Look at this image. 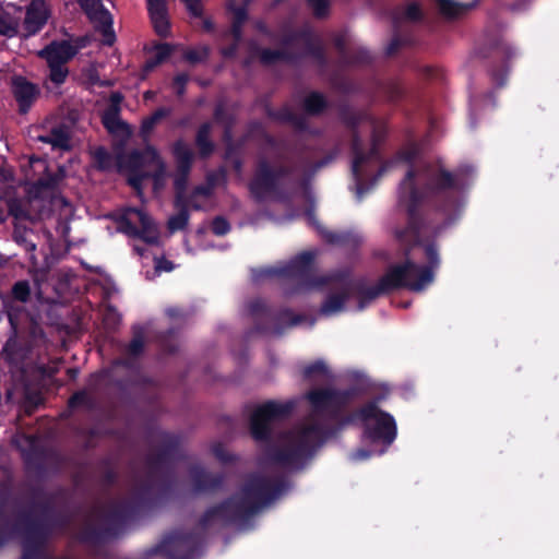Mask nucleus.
Returning a JSON list of instances; mask_svg holds the SVG:
<instances>
[{
	"label": "nucleus",
	"instance_id": "obj_1",
	"mask_svg": "<svg viewBox=\"0 0 559 559\" xmlns=\"http://www.w3.org/2000/svg\"><path fill=\"white\" fill-rule=\"evenodd\" d=\"M469 169L460 167L453 171L443 166H428L423 173V186L418 188L416 170L412 166L399 187L397 205L403 207L406 224L396 226L394 238L405 246V260L388 266L380 277L389 293L409 289L421 292L435 280L440 266L439 249L435 240H423V234L431 230L437 235L441 226L435 225L426 214L432 207L450 217L459 207L460 197L468 187Z\"/></svg>",
	"mask_w": 559,
	"mask_h": 559
},
{
	"label": "nucleus",
	"instance_id": "obj_20",
	"mask_svg": "<svg viewBox=\"0 0 559 559\" xmlns=\"http://www.w3.org/2000/svg\"><path fill=\"white\" fill-rule=\"evenodd\" d=\"M87 17L94 24L95 31L102 34V44L112 46L116 41V34L111 13L104 7Z\"/></svg>",
	"mask_w": 559,
	"mask_h": 559
},
{
	"label": "nucleus",
	"instance_id": "obj_12",
	"mask_svg": "<svg viewBox=\"0 0 559 559\" xmlns=\"http://www.w3.org/2000/svg\"><path fill=\"white\" fill-rule=\"evenodd\" d=\"M170 152L175 160L174 191L187 192L195 154L182 139H178L171 144Z\"/></svg>",
	"mask_w": 559,
	"mask_h": 559
},
{
	"label": "nucleus",
	"instance_id": "obj_22",
	"mask_svg": "<svg viewBox=\"0 0 559 559\" xmlns=\"http://www.w3.org/2000/svg\"><path fill=\"white\" fill-rule=\"evenodd\" d=\"M12 93L19 105V111L27 114L34 102V85L23 76H14L12 79Z\"/></svg>",
	"mask_w": 559,
	"mask_h": 559
},
{
	"label": "nucleus",
	"instance_id": "obj_14",
	"mask_svg": "<svg viewBox=\"0 0 559 559\" xmlns=\"http://www.w3.org/2000/svg\"><path fill=\"white\" fill-rule=\"evenodd\" d=\"M47 271L37 267V317H39L40 309L44 302L51 305L49 311H56L57 305H63L68 301L67 294L70 289V275L68 273H59L52 284L53 296H45L43 278L46 276Z\"/></svg>",
	"mask_w": 559,
	"mask_h": 559
},
{
	"label": "nucleus",
	"instance_id": "obj_5",
	"mask_svg": "<svg viewBox=\"0 0 559 559\" xmlns=\"http://www.w3.org/2000/svg\"><path fill=\"white\" fill-rule=\"evenodd\" d=\"M314 259V252L304 251L283 266L262 270L260 276L281 277L290 284V287L285 288L286 295L300 294L317 288Z\"/></svg>",
	"mask_w": 559,
	"mask_h": 559
},
{
	"label": "nucleus",
	"instance_id": "obj_60",
	"mask_svg": "<svg viewBox=\"0 0 559 559\" xmlns=\"http://www.w3.org/2000/svg\"><path fill=\"white\" fill-rule=\"evenodd\" d=\"M212 453L219 462L224 464L233 463L236 461V456L229 453L221 442L213 444Z\"/></svg>",
	"mask_w": 559,
	"mask_h": 559
},
{
	"label": "nucleus",
	"instance_id": "obj_28",
	"mask_svg": "<svg viewBox=\"0 0 559 559\" xmlns=\"http://www.w3.org/2000/svg\"><path fill=\"white\" fill-rule=\"evenodd\" d=\"M211 132L212 124L207 121L201 123L197 130L194 143L201 159L210 158L215 152L216 145L211 139Z\"/></svg>",
	"mask_w": 559,
	"mask_h": 559
},
{
	"label": "nucleus",
	"instance_id": "obj_29",
	"mask_svg": "<svg viewBox=\"0 0 559 559\" xmlns=\"http://www.w3.org/2000/svg\"><path fill=\"white\" fill-rule=\"evenodd\" d=\"M350 296L349 287H343L338 292L328 294L320 307V313L328 317L343 311Z\"/></svg>",
	"mask_w": 559,
	"mask_h": 559
},
{
	"label": "nucleus",
	"instance_id": "obj_33",
	"mask_svg": "<svg viewBox=\"0 0 559 559\" xmlns=\"http://www.w3.org/2000/svg\"><path fill=\"white\" fill-rule=\"evenodd\" d=\"M321 235L323 239L330 245L355 248L361 243V237L352 230L332 231L322 229Z\"/></svg>",
	"mask_w": 559,
	"mask_h": 559
},
{
	"label": "nucleus",
	"instance_id": "obj_46",
	"mask_svg": "<svg viewBox=\"0 0 559 559\" xmlns=\"http://www.w3.org/2000/svg\"><path fill=\"white\" fill-rule=\"evenodd\" d=\"M154 32L162 38L170 36V22L168 13L150 16Z\"/></svg>",
	"mask_w": 559,
	"mask_h": 559
},
{
	"label": "nucleus",
	"instance_id": "obj_43",
	"mask_svg": "<svg viewBox=\"0 0 559 559\" xmlns=\"http://www.w3.org/2000/svg\"><path fill=\"white\" fill-rule=\"evenodd\" d=\"M249 129H250V132L260 131L261 135H262V139H263V142H264V144L267 147H270L272 150H276V151L285 148V146H286L285 141H280L275 136H273L272 134L267 133L263 129V126H262L261 122H259V121H251L249 123Z\"/></svg>",
	"mask_w": 559,
	"mask_h": 559
},
{
	"label": "nucleus",
	"instance_id": "obj_32",
	"mask_svg": "<svg viewBox=\"0 0 559 559\" xmlns=\"http://www.w3.org/2000/svg\"><path fill=\"white\" fill-rule=\"evenodd\" d=\"M258 52L260 62L264 66H272L280 61L294 63L300 58L299 53L287 49L261 48Z\"/></svg>",
	"mask_w": 559,
	"mask_h": 559
},
{
	"label": "nucleus",
	"instance_id": "obj_57",
	"mask_svg": "<svg viewBox=\"0 0 559 559\" xmlns=\"http://www.w3.org/2000/svg\"><path fill=\"white\" fill-rule=\"evenodd\" d=\"M307 4L311 8L314 17L324 19L329 15V0H307Z\"/></svg>",
	"mask_w": 559,
	"mask_h": 559
},
{
	"label": "nucleus",
	"instance_id": "obj_47",
	"mask_svg": "<svg viewBox=\"0 0 559 559\" xmlns=\"http://www.w3.org/2000/svg\"><path fill=\"white\" fill-rule=\"evenodd\" d=\"M159 347L160 350L166 355H174L178 352L176 333L173 329L168 330L159 336Z\"/></svg>",
	"mask_w": 559,
	"mask_h": 559
},
{
	"label": "nucleus",
	"instance_id": "obj_61",
	"mask_svg": "<svg viewBox=\"0 0 559 559\" xmlns=\"http://www.w3.org/2000/svg\"><path fill=\"white\" fill-rule=\"evenodd\" d=\"M385 95L389 102L399 103L404 98L405 91L399 83H390L385 86Z\"/></svg>",
	"mask_w": 559,
	"mask_h": 559
},
{
	"label": "nucleus",
	"instance_id": "obj_8",
	"mask_svg": "<svg viewBox=\"0 0 559 559\" xmlns=\"http://www.w3.org/2000/svg\"><path fill=\"white\" fill-rule=\"evenodd\" d=\"M356 388L338 390L334 388H314L305 395L316 416L338 419L341 413L357 396Z\"/></svg>",
	"mask_w": 559,
	"mask_h": 559
},
{
	"label": "nucleus",
	"instance_id": "obj_7",
	"mask_svg": "<svg viewBox=\"0 0 559 559\" xmlns=\"http://www.w3.org/2000/svg\"><path fill=\"white\" fill-rule=\"evenodd\" d=\"M341 120L347 128L353 131L350 150L353 153L352 174L357 181L362 178V166L369 162H379L381 159L380 154V134L377 128L373 129L371 146L368 152H364L360 136L357 132V127L361 121V115L352 110L349 107H343L340 110Z\"/></svg>",
	"mask_w": 559,
	"mask_h": 559
},
{
	"label": "nucleus",
	"instance_id": "obj_17",
	"mask_svg": "<svg viewBox=\"0 0 559 559\" xmlns=\"http://www.w3.org/2000/svg\"><path fill=\"white\" fill-rule=\"evenodd\" d=\"M145 350V329L140 324L132 326V338L124 347V357L117 358L115 365L126 369H132L135 360L139 359Z\"/></svg>",
	"mask_w": 559,
	"mask_h": 559
},
{
	"label": "nucleus",
	"instance_id": "obj_41",
	"mask_svg": "<svg viewBox=\"0 0 559 559\" xmlns=\"http://www.w3.org/2000/svg\"><path fill=\"white\" fill-rule=\"evenodd\" d=\"M373 58L370 51L365 47L350 48L343 62L348 66H367Z\"/></svg>",
	"mask_w": 559,
	"mask_h": 559
},
{
	"label": "nucleus",
	"instance_id": "obj_52",
	"mask_svg": "<svg viewBox=\"0 0 559 559\" xmlns=\"http://www.w3.org/2000/svg\"><path fill=\"white\" fill-rule=\"evenodd\" d=\"M14 442L16 447L20 449L23 455L31 457L35 451V440L33 436H28L25 433H19Z\"/></svg>",
	"mask_w": 559,
	"mask_h": 559
},
{
	"label": "nucleus",
	"instance_id": "obj_9",
	"mask_svg": "<svg viewBox=\"0 0 559 559\" xmlns=\"http://www.w3.org/2000/svg\"><path fill=\"white\" fill-rule=\"evenodd\" d=\"M201 545L202 538L198 533L178 530L147 550V555H160L166 559H193Z\"/></svg>",
	"mask_w": 559,
	"mask_h": 559
},
{
	"label": "nucleus",
	"instance_id": "obj_54",
	"mask_svg": "<svg viewBox=\"0 0 559 559\" xmlns=\"http://www.w3.org/2000/svg\"><path fill=\"white\" fill-rule=\"evenodd\" d=\"M227 10L233 13L231 24L243 26L248 20V7L243 4L237 7L233 1H230L227 4Z\"/></svg>",
	"mask_w": 559,
	"mask_h": 559
},
{
	"label": "nucleus",
	"instance_id": "obj_24",
	"mask_svg": "<svg viewBox=\"0 0 559 559\" xmlns=\"http://www.w3.org/2000/svg\"><path fill=\"white\" fill-rule=\"evenodd\" d=\"M353 293H355L358 297V310L360 311L369 306L379 296L389 294L385 286H382L380 278L373 286H367L364 280L356 281L354 284Z\"/></svg>",
	"mask_w": 559,
	"mask_h": 559
},
{
	"label": "nucleus",
	"instance_id": "obj_44",
	"mask_svg": "<svg viewBox=\"0 0 559 559\" xmlns=\"http://www.w3.org/2000/svg\"><path fill=\"white\" fill-rule=\"evenodd\" d=\"M95 167L100 171H107L112 168V155L104 146H98L92 153Z\"/></svg>",
	"mask_w": 559,
	"mask_h": 559
},
{
	"label": "nucleus",
	"instance_id": "obj_62",
	"mask_svg": "<svg viewBox=\"0 0 559 559\" xmlns=\"http://www.w3.org/2000/svg\"><path fill=\"white\" fill-rule=\"evenodd\" d=\"M306 37H309V29L290 31L282 37L281 44L288 47L298 40H304Z\"/></svg>",
	"mask_w": 559,
	"mask_h": 559
},
{
	"label": "nucleus",
	"instance_id": "obj_39",
	"mask_svg": "<svg viewBox=\"0 0 559 559\" xmlns=\"http://www.w3.org/2000/svg\"><path fill=\"white\" fill-rule=\"evenodd\" d=\"M356 281L350 280L349 273L347 271H336L329 275L318 276L317 288L325 286L331 283H336L343 287H349V294H353L354 284Z\"/></svg>",
	"mask_w": 559,
	"mask_h": 559
},
{
	"label": "nucleus",
	"instance_id": "obj_21",
	"mask_svg": "<svg viewBox=\"0 0 559 559\" xmlns=\"http://www.w3.org/2000/svg\"><path fill=\"white\" fill-rule=\"evenodd\" d=\"M37 141L50 144L52 150L70 152L72 150V131L67 123H59L51 128L46 136L38 135Z\"/></svg>",
	"mask_w": 559,
	"mask_h": 559
},
{
	"label": "nucleus",
	"instance_id": "obj_6",
	"mask_svg": "<svg viewBox=\"0 0 559 559\" xmlns=\"http://www.w3.org/2000/svg\"><path fill=\"white\" fill-rule=\"evenodd\" d=\"M253 319V330L258 333L282 335L287 328L296 326L306 320L304 314H295L289 308L273 310L262 298H254L247 304Z\"/></svg>",
	"mask_w": 559,
	"mask_h": 559
},
{
	"label": "nucleus",
	"instance_id": "obj_16",
	"mask_svg": "<svg viewBox=\"0 0 559 559\" xmlns=\"http://www.w3.org/2000/svg\"><path fill=\"white\" fill-rule=\"evenodd\" d=\"M189 478L192 491L195 495L213 493L219 490L225 483L224 474H213L201 465H192L189 467Z\"/></svg>",
	"mask_w": 559,
	"mask_h": 559
},
{
	"label": "nucleus",
	"instance_id": "obj_13",
	"mask_svg": "<svg viewBox=\"0 0 559 559\" xmlns=\"http://www.w3.org/2000/svg\"><path fill=\"white\" fill-rule=\"evenodd\" d=\"M483 58H495L500 61L499 67H491L489 70L492 82L497 87H503L507 83L509 64L508 62L516 56V51L503 39L496 40L488 52L479 51Z\"/></svg>",
	"mask_w": 559,
	"mask_h": 559
},
{
	"label": "nucleus",
	"instance_id": "obj_26",
	"mask_svg": "<svg viewBox=\"0 0 559 559\" xmlns=\"http://www.w3.org/2000/svg\"><path fill=\"white\" fill-rule=\"evenodd\" d=\"M150 163V155L146 153V147L143 151L132 150L130 153H119L116 156V165L118 170L140 171L142 167Z\"/></svg>",
	"mask_w": 559,
	"mask_h": 559
},
{
	"label": "nucleus",
	"instance_id": "obj_36",
	"mask_svg": "<svg viewBox=\"0 0 559 559\" xmlns=\"http://www.w3.org/2000/svg\"><path fill=\"white\" fill-rule=\"evenodd\" d=\"M11 212L13 213L16 219L14 227V238L17 242L26 243L28 241L29 236L32 235V230L27 228L26 223L28 222L29 224H32V219L19 206L12 205Z\"/></svg>",
	"mask_w": 559,
	"mask_h": 559
},
{
	"label": "nucleus",
	"instance_id": "obj_19",
	"mask_svg": "<svg viewBox=\"0 0 559 559\" xmlns=\"http://www.w3.org/2000/svg\"><path fill=\"white\" fill-rule=\"evenodd\" d=\"M116 537V530L110 526H96L94 524H85L76 534V539L81 544L99 546L109 538Z\"/></svg>",
	"mask_w": 559,
	"mask_h": 559
},
{
	"label": "nucleus",
	"instance_id": "obj_35",
	"mask_svg": "<svg viewBox=\"0 0 559 559\" xmlns=\"http://www.w3.org/2000/svg\"><path fill=\"white\" fill-rule=\"evenodd\" d=\"M119 111L117 106H111L102 116L103 126L111 134L129 131V126L120 119Z\"/></svg>",
	"mask_w": 559,
	"mask_h": 559
},
{
	"label": "nucleus",
	"instance_id": "obj_23",
	"mask_svg": "<svg viewBox=\"0 0 559 559\" xmlns=\"http://www.w3.org/2000/svg\"><path fill=\"white\" fill-rule=\"evenodd\" d=\"M175 207L178 209V213L170 216L167 223V227L170 233L183 230L189 224V199L187 192L179 193L175 191Z\"/></svg>",
	"mask_w": 559,
	"mask_h": 559
},
{
	"label": "nucleus",
	"instance_id": "obj_30",
	"mask_svg": "<svg viewBox=\"0 0 559 559\" xmlns=\"http://www.w3.org/2000/svg\"><path fill=\"white\" fill-rule=\"evenodd\" d=\"M301 107L307 116L319 117L328 110L330 103L323 93L311 91L302 99Z\"/></svg>",
	"mask_w": 559,
	"mask_h": 559
},
{
	"label": "nucleus",
	"instance_id": "obj_45",
	"mask_svg": "<svg viewBox=\"0 0 559 559\" xmlns=\"http://www.w3.org/2000/svg\"><path fill=\"white\" fill-rule=\"evenodd\" d=\"M171 114V109L168 107L157 108L151 116L146 117L141 124L142 133H150L154 127L164 118Z\"/></svg>",
	"mask_w": 559,
	"mask_h": 559
},
{
	"label": "nucleus",
	"instance_id": "obj_2",
	"mask_svg": "<svg viewBox=\"0 0 559 559\" xmlns=\"http://www.w3.org/2000/svg\"><path fill=\"white\" fill-rule=\"evenodd\" d=\"M294 408L295 403L292 401L285 403L267 401L252 412L249 420L252 439L258 443L267 444L264 455L269 463L289 471L302 469L329 439L335 437L347 425L369 421L374 412L373 404L368 402L358 409L344 416L341 414L338 419H333L336 425H324L318 421L305 424L285 432L283 445H272V424L288 418Z\"/></svg>",
	"mask_w": 559,
	"mask_h": 559
},
{
	"label": "nucleus",
	"instance_id": "obj_51",
	"mask_svg": "<svg viewBox=\"0 0 559 559\" xmlns=\"http://www.w3.org/2000/svg\"><path fill=\"white\" fill-rule=\"evenodd\" d=\"M328 373V367L325 362L321 359H318L309 365H307L302 369V378L305 380H312L319 376H325Z\"/></svg>",
	"mask_w": 559,
	"mask_h": 559
},
{
	"label": "nucleus",
	"instance_id": "obj_53",
	"mask_svg": "<svg viewBox=\"0 0 559 559\" xmlns=\"http://www.w3.org/2000/svg\"><path fill=\"white\" fill-rule=\"evenodd\" d=\"M50 16V3L47 0H37V33L47 24Z\"/></svg>",
	"mask_w": 559,
	"mask_h": 559
},
{
	"label": "nucleus",
	"instance_id": "obj_48",
	"mask_svg": "<svg viewBox=\"0 0 559 559\" xmlns=\"http://www.w3.org/2000/svg\"><path fill=\"white\" fill-rule=\"evenodd\" d=\"M265 114L270 119L282 123H290L295 116V112L288 106H284L276 110L267 105L265 107Z\"/></svg>",
	"mask_w": 559,
	"mask_h": 559
},
{
	"label": "nucleus",
	"instance_id": "obj_58",
	"mask_svg": "<svg viewBox=\"0 0 559 559\" xmlns=\"http://www.w3.org/2000/svg\"><path fill=\"white\" fill-rule=\"evenodd\" d=\"M214 188V183L211 182V185H199L193 188L191 194L188 197L189 199V205L192 206L193 210H201V206L197 203H192V199L202 195V197H210L212 194V190Z\"/></svg>",
	"mask_w": 559,
	"mask_h": 559
},
{
	"label": "nucleus",
	"instance_id": "obj_3",
	"mask_svg": "<svg viewBox=\"0 0 559 559\" xmlns=\"http://www.w3.org/2000/svg\"><path fill=\"white\" fill-rule=\"evenodd\" d=\"M151 442L156 443V449L144 457L145 478L133 486L128 499L112 506L105 515L116 536L142 512L170 499L178 488L176 467L186 460L181 435L159 430L152 435Z\"/></svg>",
	"mask_w": 559,
	"mask_h": 559
},
{
	"label": "nucleus",
	"instance_id": "obj_42",
	"mask_svg": "<svg viewBox=\"0 0 559 559\" xmlns=\"http://www.w3.org/2000/svg\"><path fill=\"white\" fill-rule=\"evenodd\" d=\"M68 406L72 409L83 406L86 409L92 411L96 407V400L87 390H79L70 396L68 400Z\"/></svg>",
	"mask_w": 559,
	"mask_h": 559
},
{
	"label": "nucleus",
	"instance_id": "obj_4",
	"mask_svg": "<svg viewBox=\"0 0 559 559\" xmlns=\"http://www.w3.org/2000/svg\"><path fill=\"white\" fill-rule=\"evenodd\" d=\"M288 488L289 481L284 476L253 475L246 480L239 493L210 507L198 525L206 530L214 520H221L225 525L247 523Z\"/></svg>",
	"mask_w": 559,
	"mask_h": 559
},
{
	"label": "nucleus",
	"instance_id": "obj_50",
	"mask_svg": "<svg viewBox=\"0 0 559 559\" xmlns=\"http://www.w3.org/2000/svg\"><path fill=\"white\" fill-rule=\"evenodd\" d=\"M209 56L210 47L204 45L200 48H192L186 50L183 53V59L191 64H197L207 60Z\"/></svg>",
	"mask_w": 559,
	"mask_h": 559
},
{
	"label": "nucleus",
	"instance_id": "obj_40",
	"mask_svg": "<svg viewBox=\"0 0 559 559\" xmlns=\"http://www.w3.org/2000/svg\"><path fill=\"white\" fill-rule=\"evenodd\" d=\"M16 3H9L7 9H0V35L12 37L16 34L17 17H11L10 8H15Z\"/></svg>",
	"mask_w": 559,
	"mask_h": 559
},
{
	"label": "nucleus",
	"instance_id": "obj_15",
	"mask_svg": "<svg viewBox=\"0 0 559 559\" xmlns=\"http://www.w3.org/2000/svg\"><path fill=\"white\" fill-rule=\"evenodd\" d=\"M40 495V488L37 485V498ZM39 504V514L44 522V531H43V544H45V537L47 534L56 531L59 533H64L68 527L71 525L74 519V512L71 508H56V507H47L45 510L41 504L37 500Z\"/></svg>",
	"mask_w": 559,
	"mask_h": 559
},
{
	"label": "nucleus",
	"instance_id": "obj_25",
	"mask_svg": "<svg viewBox=\"0 0 559 559\" xmlns=\"http://www.w3.org/2000/svg\"><path fill=\"white\" fill-rule=\"evenodd\" d=\"M129 213L134 214L141 225L136 238L147 245H158L159 234L151 217L141 209L131 207Z\"/></svg>",
	"mask_w": 559,
	"mask_h": 559
},
{
	"label": "nucleus",
	"instance_id": "obj_18",
	"mask_svg": "<svg viewBox=\"0 0 559 559\" xmlns=\"http://www.w3.org/2000/svg\"><path fill=\"white\" fill-rule=\"evenodd\" d=\"M81 48L83 45L73 46L68 40L53 41L45 49L37 51V56L45 58L47 63L66 64Z\"/></svg>",
	"mask_w": 559,
	"mask_h": 559
},
{
	"label": "nucleus",
	"instance_id": "obj_11",
	"mask_svg": "<svg viewBox=\"0 0 559 559\" xmlns=\"http://www.w3.org/2000/svg\"><path fill=\"white\" fill-rule=\"evenodd\" d=\"M370 404H373L374 407L373 415L370 417V420L373 419L374 424H369L368 421L364 423L362 437L370 443H381L384 447V449L380 451V454H382L396 438V423L390 413L382 411L378 406L376 400L370 401Z\"/></svg>",
	"mask_w": 559,
	"mask_h": 559
},
{
	"label": "nucleus",
	"instance_id": "obj_37",
	"mask_svg": "<svg viewBox=\"0 0 559 559\" xmlns=\"http://www.w3.org/2000/svg\"><path fill=\"white\" fill-rule=\"evenodd\" d=\"M440 14L449 20L460 17L474 7V3H461L453 0H436Z\"/></svg>",
	"mask_w": 559,
	"mask_h": 559
},
{
	"label": "nucleus",
	"instance_id": "obj_10",
	"mask_svg": "<svg viewBox=\"0 0 559 559\" xmlns=\"http://www.w3.org/2000/svg\"><path fill=\"white\" fill-rule=\"evenodd\" d=\"M295 171L292 165H280L273 167L266 158H260L249 190L257 200H263L267 194L278 189L280 180L289 177Z\"/></svg>",
	"mask_w": 559,
	"mask_h": 559
},
{
	"label": "nucleus",
	"instance_id": "obj_63",
	"mask_svg": "<svg viewBox=\"0 0 559 559\" xmlns=\"http://www.w3.org/2000/svg\"><path fill=\"white\" fill-rule=\"evenodd\" d=\"M211 230L215 236H224L229 233L230 224L223 216H216L211 224Z\"/></svg>",
	"mask_w": 559,
	"mask_h": 559
},
{
	"label": "nucleus",
	"instance_id": "obj_49",
	"mask_svg": "<svg viewBox=\"0 0 559 559\" xmlns=\"http://www.w3.org/2000/svg\"><path fill=\"white\" fill-rule=\"evenodd\" d=\"M213 116L215 121L226 124L224 136L225 139L230 140V129L235 122L234 116L227 114L225 107L222 104L215 106Z\"/></svg>",
	"mask_w": 559,
	"mask_h": 559
},
{
	"label": "nucleus",
	"instance_id": "obj_64",
	"mask_svg": "<svg viewBox=\"0 0 559 559\" xmlns=\"http://www.w3.org/2000/svg\"><path fill=\"white\" fill-rule=\"evenodd\" d=\"M146 7L150 16L168 13L166 0H147Z\"/></svg>",
	"mask_w": 559,
	"mask_h": 559
},
{
	"label": "nucleus",
	"instance_id": "obj_55",
	"mask_svg": "<svg viewBox=\"0 0 559 559\" xmlns=\"http://www.w3.org/2000/svg\"><path fill=\"white\" fill-rule=\"evenodd\" d=\"M50 500L60 508H70L72 492L66 487H60L50 495Z\"/></svg>",
	"mask_w": 559,
	"mask_h": 559
},
{
	"label": "nucleus",
	"instance_id": "obj_59",
	"mask_svg": "<svg viewBox=\"0 0 559 559\" xmlns=\"http://www.w3.org/2000/svg\"><path fill=\"white\" fill-rule=\"evenodd\" d=\"M145 179H147L146 171H130L127 181L130 187H132L139 194H141L143 189V181Z\"/></svg>",
	"mask_w": 559,
	"mask_h": 559
},
{
	"label": "nucleus",
	"instance_id": "obj_34",
	"mask_svg": "<svg viewBox=\"0 0 559 559\" xmlns=\"http://www.w3.org/2000/svg\"><path fill=\"white\" fill-rule=\"evenodd\" d=\"M146 153L150 155V163L155 165V169L153 171H146L147 179H152L154 188L158 189L164 185L166 176V164L154 146L147 145Z\"/></svg>",
	"mask_w": 559,
	"mask_h": 559
},
{
	"label": "nucleus",
	"instance_id": "obj_56",
	"mask_svg": "<svg viewBox=\"0 0 559 559\" xmlns=\"http://www.w3.org/2000/svg\"><path fill=\"white\" fill-rule=\"evenodd\" d=\"M48 67L50 81L56 85L62 84L69 74L68 68L58 63H48Z\"/></svg>",
	"mask_w": 559,
	"mask_h": 559
},
{
	"label": "nucleus",
	"instance_id": "obj_27",
	"mask_svg": "<svg viewBox=\"0 0 559 559\" xmlns=\"http://www.w3.org/2000/svg\"><path fill=\"white\" fill-rule=\"evenodd\" d=\"M393 25L397 28L403 21L418 23L425 19V13L421 4L418 1L407 2L405 5H400L393 11Z\"/></svg>",
	"mask_w": 559,
	"mask_h": 559
},
{
	"label": "nucleus",
	"instance_id": "obj_31",
	"mask_svg": "<svg viewBox=\"0 0 559 559\" xmlns=\"http://www.w3.org/2000/svg\"><path fill=\"white\" fill-rule=\"evenodd\" d=\"M155 55L147 58L142 66V76H147L158 66L164 63L173 53L174 46L169 43H157L154 45Z\"/></svg>",
	"mask_w": 559,
	"mask_h": 559
},
{
	"label": "nucleus",
	"instance_id": "obj_38",
	"mask_svg": "<svg viewBox=\"0 0 559 559\" xmlns=\"http://www.w3.org/2000/svg\"><path fill=\"white\" fill-rule=\"evenodd\" d=\"M305 43V55L314 59L320 67L328 64V58L324 47L320 41L313 38L312 32L309 29V37L304 38Z\"/></svg>",
	"mask_w": 559,
	"mask_h": 559
}]
</instances>
